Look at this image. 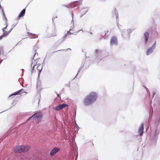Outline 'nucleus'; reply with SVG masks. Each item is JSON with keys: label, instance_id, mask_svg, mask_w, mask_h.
<instances>
[{"label": "nucleus", "instance_id": "nucleus-16", "mask_svg": "<svg viewBox=\"0 0 160 160\" xmlns=\"http://www.w3.org/2000/svg\"><path fill=\"white\" fill-rule=\"evenodd\" d=\"M57 36V34L56 32H54L51 34V36L52 37H55Z\"/></svg>", "mask_w": 160, "mask_h": 160}, {"label": "nucleus", "instance_id": "nucleus-15", "mask_svg": "<svg viewBox=\"0 0 160 160\" xmlns=\"http://www.w3.org/2000/svg\"><path fill=\"white\" fill-rule=\"evenodd\" d=\"M81 4V3L78 1H76L74 2V5L76 6V7L77 6V5H80Z\"/></svg>", "mask_w": 160, "mask_h": 160}, {"label": "nucleus", "instance_id": "nucleus-25", "mask_svg": "<svg viewBox=\"0 0 160 160\" xmlns=\"http://www.w3.org/2000/svg\"><path fill=\"white\" fill-rule=\"evenodd\" d=\"M57 95H58L59 97H60V96H59V95L58 94H57Z\"/></svg>", "mask_w": 160, "mask_h": 160}, {"label": "nucleus", "instance_id": "nucleus-9", "mask_svg": "<svg viewBox=\"0 0 160 160\" xmlns=\"http://www.w3.org/2000/svg\"><path fill=\"white\" fill-rule=\"evenodd\" d=\"M68 105L66 104H63L56 106L55 108V110H59L64 108L67 107Z\"/></svg>", "mask_w": 160, "mask_h": 160}, {"label": "nucleus", "instance_id": "nucleus-26", "mask_svg": "<svg viewBox=\"0 0 160 160\" xmlns=\"http://www.w3.org/2000/svg\"><path fill=\"white\" fill-rule=\"evenodd\" d=\"M105 35H106V32H105Z\"/></svg>", "mask_w": 160, "mask_h": 160}, {"label": "nucleus", "instance_id": "nucleus-5", "mask_svg": "<svg viewBox=\"0 0 160 160\" xmlns=\"http://www.w3.org/2000/svg\"><path fill=\"white\" fill-rule=\"evenodd\" d=\"M110 44L111 45H118V42L116 37L113 36L111 38L110 41Z\"/></svg>", "mask_w": 160, "mask_h": 160}, {"label": "nucleus", "instance_id": "nucleus-2", "mask_svg": "<svg viewBox=\"0 0 160 160\" xmlns=\"http://www.w3.org/2000/svg\"><path fill=\"white\" fill-rule=\"evenodd\" d=\"M30 149L28 146L20 145L16 146L14 148V152L17 153H21L27 152Z\"/></svg>", "mask_w": 160, "mask_h": 160}, {"label": "nucleus", "instance_id": "nucleus-13", "mask_svg": "<svg viewBox=\"0 0 160 160\" xmlns=\"http://www.w3.org/2000/svg\"><path fill=\"white\" fill-rule=\"evenodd\" d=\"M144 37H145V43H146L148 42L149 37V33L147 32H145L144 33Z\"/></svg>", "mask_w": 160, "mask_h": 160}, {"label": "nucleus", "instance_id": "nucleus-21", "mask_svg": "<svg viewBox=\"0 0 160 160\" xmlns=\"http://www.w3.org/2000/svg\"><path fill=\"white\" fill-rule=\"evenodd\" d=\"M98 51H99V50L98 49L96 50V52H98Z\"/></svg>", "mask_w": 160, "mask_h": 160}, {"label": "nucleus", "instance_id": "nucleus-8", "mask_svg": "<svg viewBox=\"0 0 160 160\" xmlns=\"http://www.w3.org/2000/svg\"><path fill=\"white\" fill-rule=\"evenodd\" d=\"M60 150V148L55 147L51 151L50 153V155L52 156H53L57 152H58Z\"/></svg>", "mask_w": 160, "mask_h": 160}, {"label": "nucleus", "instance_id": "nucleus-23", "mask_svg": "<svg viewBox=\"0 0 160 160\" xmlns=\"http://www.w3.org/2000/svg\"><path fill=\"white\" fill-rule=\"evenodd\" d=\"M155 94V92H153V96Z\"/></svg>", "mask_w": 160, "mask_h": 160}, {"label": "nucleus", "instance_id": "nucleus-6", "mask_svg": "<svg viewBox=\"0 0 160 160\" xmlns=\"http://www.w3.org/2000/svg\"><path fill=\"white\" fill-rule=\"evenodd\" d=\"M42 117V114L41 112H38L37 113H35L32 116L30 117L27 120V121L31 119L32 118H41Z\"/></svg>", "mask_w": 160, "mask_h": 160}, {"label": "nucleus", "instance_id": "nucleus-12", "mask_svg": "<svg viewBox=\"0 0 160 160\" xmlns=\"http://www.w3.org/2000/svg\"><path fill=\"white\" fill-rule=\"evenodd\" d=\"M25 9H24L22 10L21 12H20L18 17V19H19L21 17H23L24 15L25 12Z\"/></svg>", "mask_w": 160, "mask_h": 160}, {"label": "nucleus", "instance_id": "nucleus-3", "mask_svg": "<svg viewBox=\"0 0 160 160\" xmlns=\"http://www.w3.org/2000/svg\"><path fill=\"white\" fill-rule=\"evenodd\" d=\"M76 28H72L71 29H70L69 31H68L67 32V34H65L64 37V38H65L68 35H69L71 34H75V33H77L78 32V30H75Z\"/></svg>", "mask_w": 160, "mask_h": 160}, {"label": "nucleus", "instance_id": "nucleus-18", "mask_svg": "<svg viewBox=\"0 0 160 160\" xmlns=\"http://www.w3.org/2000/svg\"><path fill=\"white\" fill-rule=\"evenodd\" d=\"M40 118H38H38H35V120L37 121V122L38 123L40 121Z\"/></svg>", "mask_w": 160, "mask_h": 160}, {"label": "nucleus", "instance_id": "nucleus-19", "mask_svg": "<svg viewBox=\"0 0 160 160\" xmlns=\"http://www.w3.org/2000/svg\"><path fill=\"white\" fill-rule=\"evenodd\" d=\"M5 36L3 34L2 35L0 36V40L2 39L3 37Z\"/></svg>", "mask_w": 160, "mask_h": 160}, {"label": "nucleus", "instance_id": "nucleus-4", "mask_svg": "<svg viewBox=\"0 0 160 160\" xmlns=\"http://www.w3.org/2000/svg\"><path fill=\"white\" fill-rule=\"evenodd\" d=\"M36 68L37 71L39 72H40L42 69V66L39 64L34 65L32 68V72H34V69L35 68Z\"/></svg>", "mask_w": 160, "mask_h": 160}, {"label": "nucleus", "instance_id": "nucleus-20", "mask_svg": "<svg viewBox=\"0 0 160 160\" xmlns=\"http://www.w3.org/2000/svg\"><path fill=\"white\" fill-rule=\"evenodd\" d=\"M93 146H94V144L93 143H91V144L90 145L91 147H93Z\"/></svg>", "mask_w": 160, "mask_h": 160}, {"label": "nucleus", "instance_id": "nucleus-11", "mask_svg": "<svg viewBox=\"0 0 160 160\" xmlns=\"http://www.w3.org/2000/svg\"><path fill=\"white\" fill-rule=\"evenodd\" d=\"M23 90V89H21L20 90H19L15 92H14V93H12V94L10 95L9 96V97L12 96L13 95H20L21 94H22V93L24 92L22 91Z\"/></svg>", "mask_w": 160, "mask_h": 160}, {"label": "nucleus", "instance_id": "nucleus-10", "mask_svg": "<svg viewBox=\"0 0 160 160\" xmlns=\"http://www.w3.org/2000/svg\"><path fill=\"white\" fill-rule=\"evenodd\" d=\"M8 26V25H6V26L3 28L2 30L3 31V34L5 36L7 35L12 30V28H11L8 31H7L5 30V29L7 28V27Z\"/></svg>", "mask_w": 160, "mask_h": 160}, {"label": "nucleus", "instance_id": "nucleus-22", "mask_svg": "<svg viewBox=\"0 0 160 160\" xmlns=\"http://www.w3.org/2000/svg\"><path fill=\"white\" fill-rule=\"evenodd\" d=\"M71 50V49L70 48H68L67 49V50Z\"/></svg>", "mask_w": 160, "mask_h": 160}, {"label": "nucleus", "instance_id": "nucleus-1", "mask_svg": "<svg viewBox=\"0 0 160 160\" xmlns=\"http://www.w3.org/2000/svg\"><path fill=\"white\" fill-rule=\"evenodd\" d=\"M97 94L95 92H92L87 95L84 99L83 101V104L85 106L89 105L96 100Z\"/></svg>", "mask_w": 160, "mask_h": 160}, {"label": "nucleus", "instance_id": "nucleus-17", "mask_svg": "<svg viewBox=\"0 0 160 160\" xmlns=\"http://www.w3.org/2000/svg\"><path fill=\"white\" fill-rule=\"evenodd\" d=\"M156 45V42H155L153 44V45L152 46L151 48H152V49H154Z\"/></svg>", "mask_w": 160, "mask_h": 160}, {"label": "nucleus", "instance_id": "nucleus-24", "mask_svg": "<svg viewBox=\"0 0 160 160\" xmlns=\"http://www.w3.org/2000/svg\"><path fill=\"white\" fill-rule=\"evenodd\" d=\"M36 50H34V52H36Z\"/></svg>", "mask_w": 160, "mask_h": 160}, {"label": "nucleus", "instance_id": "nucleus-14", "mask_svg": "<svg viewBox=\"0 0 160 160\" xmlns=\"http://www.w3.org/2000/svg\"><path fill=\"white\" fill-rule=\"evenodd\" d=\"M153 50V49H152V48H149L148 50L146 51V54L147 55H148L150 54H151Z\"/></svg>", "mask_w": 160, "mask_h": 160}, {"label": "nucleus", "instance_id": "nucleus-7", "mask_svg": "<svg viewBox=\"0 0 160 160\" xmlns=\"http://www.w3.org/2000/svg\"><path fill=\"white\" fill-rule=\"evenodd\" d=\"M144 124L142 123L140 125V127L138 129V133L140 136H142L143 133Z\"/></svg>", "mask_w": 160, "mask_h": 160}]
</instances>
